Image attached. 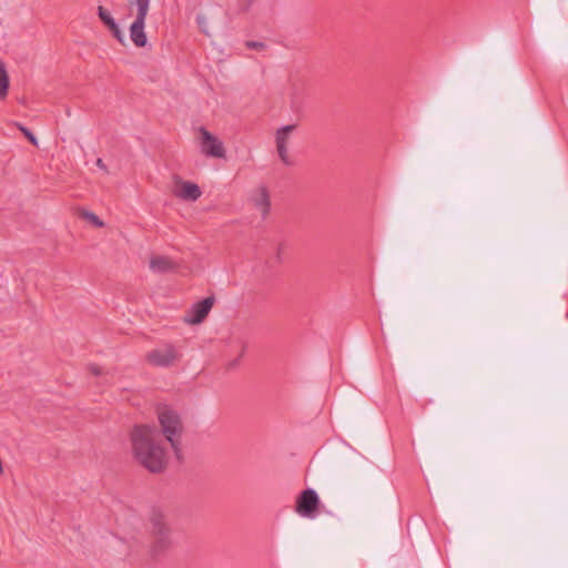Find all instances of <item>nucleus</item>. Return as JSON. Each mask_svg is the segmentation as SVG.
Here are the masks:
<instances>
[{
  "mask_svg": "<svg viewBox=\"0 0 568 568\" xmlns=\"http://www.w3.org/2000/svg\"><path fill=\"white\" fill-rule=\"evenodd\" d=\"M130 439L134 459L152 474L163 473L169 463L165 448L160 443V430L154 425H135Z\"/></svg>",
  "mask_w": 568,
  "mask_h": 568,
  "instance_id": "1",
  "label": "nucleus"
},
{
  "mask_svg": "<svg viewBox=\"0 0 568 568\" xmlns=\"http://www.w3.org/2000/svg\"><path fill=\"white\" fill-rule=\"evenodd\" d=\"M146 534L149 557L154 561L168 557L175 546V535L166 516L161 510H152Z\"/></svg>",
  "mask_w": 568,
  "mask_h": 568,
  "instance_id": "2",
  "label": "nucleus"
},
{
  "mask_svg": "<svg viewBox=\"0 0 568 568\" xmlns=\"http://www.w3.org/2000/svg\"><path fill=\"white\" fill-rule=\"evenodd\" d=\"M161 433L170 443L178 459L181 458V439L183 435V423L180 414L168 405L159 406L156 409Z\"/></svg>",
  "mask_w": 568,
  "mask_h": 568,
  "instance_id": "3",
  "label": "nucleus"
},
{
  "mask_svg": "<svg viewBox=\"0 0 568 568\" xmlns=\"http://www.w3.org/2000/svg\"><path fill=\"white\" fill-rule=\"evenodd\" d=\"M182 353L171 343H163L146 353V362L154 367H171L179 363Z\"/></svg>",
  "mask_w": 568,
  "mask_h": 568,
  "instance_id": "4",
  "label": "nucleus"
},
{
  "mask_svg": "<svg viewBox=\"0 0 568 568\" xmlns=\"http://www.w3.org/2000/svg\"><path fill=\"white\" fill-rule=\"evenodd\" d=\"M151 0H134L136 6V17L130 26V39L138 48H143L148 43V38L144 32L145 20L150 9Z\"/></svg>",
  "mask_w": 568,
  "mask_h": 568,
  "instance_id": "5",
  "label": "nucleus"
},
{
  "mask_svg": "<svg viewBox=\"0 0 568 568\" xmlns=\"http://www.w3.org/2000/svg\"><path fill=\"white\" fill-rule=\"evenodd\" d=\"M318 506L320 498L317 493L312 488H307L297 496L295 511L303 517L312 518L315 516Z\"/></svg>",
  "mask_w": 568,
  "mask_h": 568,
  "instance_id": "6",
  "label": "nucleus"
},
{
  "mask_svg": "<svg viewBox=\"0 0 568 568\" xmlns=\"http://www.w3.org/2000/svg\"><path fill=\"white\" fill-rule=\"evenodd\" d=\"M215 302L214 296H207L200 302L192 305L190 311L184 316V322L191 325L202 323L209 315L213 304Z\"/></svg>",
  "mask_w": 568,
  "mask_h": 568,
  "instance_id": "7",
  "label": "nucleus"
},
{
  "mask_svg": "<svg viewBox=\"0 0 568 568\" xmlns=\"http://www.w3.org/2000/svg\"><path fill=\"white\" fill-rule=\"evenodd\" d=\"M296 128H297L296 124H288V125L277 129L276 133H275V143H276V150H277L278 156H280L281 161L285 165H288V166L293 165V161L288 155L287 144H288L290 134Z\"/></svg>",
  "mask_w": 568,
  "mask_h": 568,
  "instance_id": "8",
  "label": "nucleus"
},
{
  "mask_svg": "<svg viewBox=\"0 0 568 568\" xmlns=\"http://www.w3.org/2000/svg\"><path fill=\"white\" fill-rule=\"evenodd\" d=\"M202 152L212 158H225V149L221 140L210 133L206 129L201 128Z\"/></svg>",
  "mask_w": 568,
  "mask_h": 568,
  "instance_id": "9",
  "label": "nucleus"
},
{
  "mask_svg": "<svg viewBox=\"0 0 568 568\" xmlns=\"http://www.w3.org/2000/svg\"><path fill=\"white\" fill-rule=\"evenodd\" d=\"M173 194L184 201H196L202 192L197 184L176 178Z\"/></svg>",
  "mask_w": 568,
  "mask_h": 568,
  "instance_id": "10",
  "label": "nucleus"
},
{
  "mask_svg": "<svg viewBox=\"0 0 568 568\" xmlns=\"http://www.w3.org/2000/svg\"><path fill=\"white\" fill-rule=\"evenodd\" d=\"M251 202L253 203L254 207L261 212L263 219L268 215L271 209V197L265 186H258L252 192Z\"/></svg>",
  "mask_w": 568,
  "mask_h": 568,
  "instance_id": "11",
  "label": "nucleus"
},
{
  "mask_svg": "<svg viewBox=\"0 0 568 568\" xmlns=\"http://www.w3.org/2000/svg\"><path fill=\"white\" fill-rule=\"evenodd\" d=\"M178 267V263L164 255H156L150 260V268L156 273H169Z\"/></svg>",
  "mask_w": 568,
  "mask_h": 568,
  "instance_id": "12",
  "label": "nucleus"
},
{
  "mask_svg": "<svg viewBox=\"0 0 568 568\" xmlns=\"http://www.w3.org/2000/svg\"><path fill=\"white\" fill-rule=\"evenodd\" d=\"M9 89V74L4 63L0 60V100L4 99Z\"/></svg>",
  "mask_w": 568,
  "mask_h": 568,
  "instance_id": "13",
  "label": "nucleus"
},
{
  "mask_svg": "<svg viewBox=\"0 0 568 568\" xmlns=\"http://www.w3.org/2000/svg\"><path fill=\"white\" fill-rule=\"evenodd\" d=\"M79 216L89 223L93 224L95 227H103L104 222L93 212L81 210Z\"/></svg>",
  "mask_w": 568,
  "mask_h": 568,
  "instance_id": "14",
  "label": "nucleus"
},
{
  "mask_svg": "<svg viewBox=\"0 0 568 568\" xmlns=\"http://www.w3.org/2000/svg\"><path fill=\"white\" fill-rule=\"evenodd\" d=\"M98 16L105 27L115 21L111 13L103 6L98 7Z\"/></svg>",
  "mask_w": 568,
  "mask_h": 568,
  "instance_id": "15",
  "label": "nucleus"
},
{
  "mask_svg": "<svg viewBox=\"0 0 568 568\" xmlns=\"http://www.w3.org/2000/svg\"><path fill=\"white\" fill-rule=\"evenodd\" d=\"M108 29L111 31L112 36L121 43L124 44V36L120 30L118 23L114 21L108 26Z\"/></svg>",
  "mask_w": 568,
  "mask_h": 568,
  "instance_id": "16",
  "label": "nucleus"
},
{
  "mask_svg": "<svg viewBox=\"0 0 568 568\" xmlns=\"http://www.w3.org/2000/svg\"><path fill=\"white\" fill-rule=\"evenodd\" d=\"M108 29L111 31L112 36L121 43L124 44V36L120 30L118 23L114 21L108 26Z\"/></svg>",
  "mask_w": 568,
  "mask_h": 568,
  "instance_id": "17",
  "label": "nucleus"
},
{
  "mask_svg": "<svg viewBox=\"0 0 568 568\" xmlns=\"http://www.w3.org/2000/svg\"><path fill=\"white\" fill-rule=\"evenodd\" d=\"M108 29L111 31L112 36L121 43L124 44V36L120 30L118 23L114 21L108 26Z\"/></svg>",
  "mask_w": 568,
  "mask_h": 568,
  "instance_id": "18",
  "label": "nucleus"
},
{
  "mask_svg": "<svg viewBox=\"0 0 568 568\" xmlns=\"http://www.w3.org/2000/svg\"><path fill=\"white\" fill-rule=\"evenodd\" d=\"M19 130L23 133V135L29 140V142H31L33 145H38V140L36 138V135L26 126H23L22 124H17Z\"/></svg>",
  "mask_w": 568,
  "mask_h": 568,
  "instance_id": "19",
  "label": "nucleus"
},
{
  "mask_svg": "<svg viewBox=\"0 0 568 568\" xmlns=\"http://www.w3.org/2000/svg\"><path fill=\"white\" fill-rule=\"evenodd\" d=\"M196 22H197V26H199L201 32H203L206 36H210V32H209V29H207V19H206V17L203 16V14H199L196 17Z\"/></svg>",
  "mask_w": 568,
  "mask_h": 568,
  "instance_id": "20",
  "label": "nucleus"
},
{
  "mask_svg": "<svg viewBox=\"0 0 568 568\" xmlns=\"http://www.w3.org/2000/svg\"><path fill=\"white\" fill-rule=\"evenodd\" d=\"M254 0H237V11L239 12H247L252 7Z\"/></svg>",
  "mask_w": 568,
  "mask_h": 568,
  "instance_id": "21",
  "label": "nucleus"
},
{
  "mask_svg": "<svg viewBox=\"0 0 568 568\" xmlns=\"http://www.w3.org/2000/svg\"><path fill=\"white\" fill-rule=\"evenodd\" d=\"M245 47L247 49H252V50H262L265 48V43L260 42V41L250 40V41L245 42Z\"/></svg>",
  "mask_w": 568,
  "mask_h": 568,
  "instance_id": "22",
  "label": "nucleus"
},
{
  "mask_svg": "<svg viewBox=\"0 0 568 568\" xmlns=\"http://www.w3.org/2000/svg\"><path fill=\"white\" fill-rule=\"evenodd\" d=\"M89 372L94 376H100L102 374V369L97 364H90L88 366Z\"/></svg>",
  "mask_w": 568,
  "mask_h": 568,
  "instance_id": "23",
  "label": "nucleus"
},
{
  "mask_svg": "<svg viewBox=\"0 0 568 568\" xmlns=\"http://www.w3.org/2000/svg\"><path fill=\"white\" fill-rule=\"evenodd\" d=\"M97 165H98L100 169H102V170H105V169H106V168H105L104 162L102 161V159H98V160H97Z\"/></svg>",
  "mask_w": 568,
  "mask_h": 568,
  "instance_id": "24",
  "label": "nucleus"
},
{
  "mask_svg": "<svg viewBox=\"0 0 568 568\" xmlns=\"http://www.w3.org/2000/svg\"><path fill=\"white\" fill-rule=\"evenodd\" d=\"M282 250H283V244H280L278 248H277V258L278 260L281 258Z\"/></svg>",
  "mask_w": 568,
  "mask_h": 568,
  "instance_id": "25",
  "label": "nucleus"
}]
</instances>
